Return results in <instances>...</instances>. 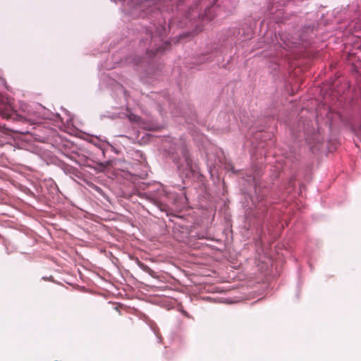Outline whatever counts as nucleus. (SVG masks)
<instances>
[{
  "mask_svg": "<svg viewBox=\"0 0 361 361\" xmlns=\"http://www.w3.org/2000/svg\"><path fill=\"white\" fill-rule=\"evenodd\" d=\"M0 116L6 120L13 121H21L23 118L14 111L11 104L9 102H0Z\"/></svg>",
  "mask_w": 361,
  "mask_h": 361,
  "instance_id": "f257e3e1",
  "label": "nucleus"
}]
</instances>
